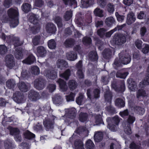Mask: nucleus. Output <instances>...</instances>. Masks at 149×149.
<instances>
[{
    "instance_id": "60",
    "label": "nucleus",
    "mask_w": 149,
    "mask_h": 149,
    "mask_svg": "<svg viewBox=\"0 0 149 149\" xmlns=\"http://www.w3.org/2000/svg\"><path fill=\"white\" fill-rule=\"evenodd\" d=\"M120 145L117 142L112 143L110 146V149H120Z\"/></svg>"
},
{
    "instance_id": "35",
    "label": "nucleus",
    "mask_w": 149,
    "mask_h": 149,
    "mask_svg": "<svg viewBox=\"0 0 149 149\" xmlns=\"http://www.w3.org/2000/svg\"><path fill=\"white\" fill-rule=\"evenodd\" d=\"M4 147L5 149H13L12 142L9 140L4 141Z\"/></svg>"
},
{
    "instance_id": "33",
    "label": "nucleus",
    "mask_w": 149,
    "mask_h": 149,
    "mask_svg": "<svg viewBox=\"0 0 149 149\" xmlns=\"http://www.w3.org/2000/svg\"><path fill=\"white\" fill-rule=\"evenodd\" d=\"M85 101V99L84 95L80 94L78 97L76 99V101L79 105H81L84 103Z\"/></svg>"
},
{
    "instance_id": "2",
    "label": "nucleus",
    "mask_w": 149,
    "mask_h": 149,
    "mask_svg": "<svg viewBox=\"0 0 149 149\" xmlns=\"http://www.w3.org/2000/svg\"><path fill=\"white\" fill-rule=\"evenodd\" d=\"M5 62L6 66L9 69L13 68L16 70L18 68V66L16 65L14 58L11 54H8L6 56Z\"/></svg>"
},
{
    "instance_id": "5",
    "label": "nucleus",
    "mask_w": 149,
    "mask_h": 149,
    "mask_svg": "<svg viewBox=\"0 0 149 149\" xmlns=\"http://www.w3.org/2000/svg\"><path fill=\"white\" fill-rule=\"evenodd\" d=\"M13 99L17 103H23L24 101V97L23 94L19 91L16 92L14 93Z\"/></svg>"
},
{
    "instance_id": "31",
    "label": "nucleus",
    "mask_w": 149,
    "mask_h": 149,
    "mask_svg": "<svg viewBox=\"0 0 149 149\" xmlns=\"http://www.w3.org/2000/svg\"><path fill=\"white\" fill-rule=\"evenodd\" d=\"M89 57L90 59L93 61L97 60L98 59L97 53L95 51L91 52L89 54Z\"/></svg>"
},
{
    "instance_id": "20",
    "label": "nucleus",
    "mask_w": 149,
    "mask_h": 149,
    "mask_svg": "<svg viewBox=\"0 0 149 149\" xmlns=\"http://www.w3.org/2000/svg\"><path fill=\"white\" fill-rule=\"evenodd\" d=\"M133 110L135 113L140 115H143L145 112L143 108L139 106H134L133 108Z\"/></svg>"
},
{
    "instance_id": "24",
    "label": "nucleus",
    "mask_w": 149,
    "mask_h": 149,
    "mask_svg": "<svg viewBox=\"0 0 149 149\" xmlns=\"http://www.w3.org/2000/svg\"><path fill=\"white\" fill-rule=\"evenodd\" d=\"M75 149H85L82 141L80 140L77 139L74 142Z\"/></svg>"
},
{
    "instance_id": "23",
    "label": "nucleus",
    "mask_w": 149,
    "mask_h": 149,
    "mask_svg": "<svg viewBox=\"0 0 149 149\" xmlns=\"http://www.w3.org/2000/svg\"><path fill=\"white\" fill-rule=\"evenodd\" d=\"M35 61V57L32 54L30 55L28 57L22 61L23 63L28 64L33 63Z\"/></svg>"
},
{
    "instance_id": "3",
    "label": "nucleus",
    "mask_w": 149,
    "mask_h": 149,
    "mask_svg": "<svg viewBox=\"0 0 149 149\" xmlns=\"http://www.w3.org/2000/svg\"><path fill=\"white\" fill-rule=\"evenodd\" d=\"M113 42L118 45H121L126 41V38L124 35L122 34H116L113 38Z\"/></svg>"
},
{
    "instance_id": "17",
    "label": "nucleus",
    "mask_w": 149,
    "mask_h": 149,
    "mask_svg": "<svg viewBox=\"0 0 149 149\" xmlns=\"http://www.w3.org/2000/svg\"><path fill=\"white\" fill-rule=\"evenodd\" d=\"M56 82L59 84L61 89L63 91H66L68 89L66 82L61 79H59Z\"/></svg>"
},
{
    "instance_id": "61",
    "label": "nucleus",
    "mask_w": 149,
    "mask_h": 149,
    "mask_svg": "<svg viewBox=\"0 0 149 149\" xmlns=\"http://www.w3.org/2000/svg\"><path fill=\"white\" fill-rule=\"evenodd\" d=\"M135 120V118L132 115H130L128 119L127 124L130 125L133 123Z\"/></svg>"
},
{
    "instance_id": "13",
    "label": "nucleus",
    "mask_w": 149,
    "mask_h": 149,
    "mask_svg": "<svg viewBox=\"0 0 149 149\" xmlns=\"http://www.w3.org/2000/svg\"><path fill=\"white\" fill-rule=\"evenodd\" d=\"M46 30L48 33L53 34L55 32L56 28L54 24L48 23L46 25Z\"/></svg>"
},
{
    "instance_id": "26",
    "label": "nucleus",
    "mask_w": 149,
    "mask_h": 149,
    "mask_svg": "<svg viewBox=\"0 0 149 149\" xmlns=\"http://www.w3.org/2000/svg\"><path fill=\"white\" fill-rule=\"evenodd\" d=\"M23 50L20 48H17L15 52V56L17 59L22 58L23 56Z\"/></svg>"
},
{
    "instance_id": "49",
    "label": "nucleus",
    "mask_w": 149,
    "mask_h": 149,
    "mask_svg": "<svg viewBox=\"0 0 149 149\" xmlns=\"http://www.w3.org/2000/svg\"><path fill=\"white\" fill-rule=\"evenodd\" d=\"M128 74V73L127 72L122 73L121 72H118L116 73V76L117 77L125 79L126 77Z\"/></svg>"
},
{
    "instance_id": "19",
    "label": "nucleus",
    "mask_w": 149,
    "mask_h": 149,
    "mask_svg": "<svg viewBox=\"0 0 149 149\" xmlns=\"http://www.w3.org/2000/svg\"><path fill=\"white\" fill-rule=\"evenodd\" d=\"M56 65L58 68L62 70L64 68L67 67L68 64L63 59H59L57 61Z\"/></svg>"
},
{
    "instance_id": "28",
    "label": "nucleus",
    "mask_w": 149,
    "mask_h": 149,
    "mask_svg": "<svg viewBox=\"0 0 149 149\" xmlns=\"http://www.w3.org/2000/svg\"><path fill=\"white\" fill-rule=\"evenodd\" d=\"M54 102L56 104H61L63 101V99L61 96L58 94H56L53 98Z\"/></svg>"
},
{
    "instance_id": "11",
    "label": "nucleus",
    "mask_w": 149,
    "mask_h": 149,
    "mask_svg": "<svg viewBox=\"0 0 149 149\" xmlns=\"http://www.w3.org/2000/svg\"><path fill=\"white\" fill-rule=\"evenodd\" d=\"M44 75L49 79H54L56 77V73L53 70H46L44 73Z\"/></svg>"
},
{
    "instance_id": "25",
    "label": "nucleus",
    "mask_w": 149,
    "mask_h": 149,
    "mask_svg": "<svg viewBox=\"0 0 149 149\" xmlns=\"http://www.w3.org/2000/svg\"><path fill=\"white\" fill-rule=\"evenodd\" d=\"M103 134L102 132H96L94 136L95 141L98 142L101 141L103 138Z\"/></svg>"
},
{
    "instance_id": "48",
    "label": "nucleus",
    "mask_w": 149,
    "mask_h": 149,
    "mask_svg": "<svg viewBox=\"0 0 149 149\" xmlns=\"http://www.w3.org/2000/svg\"><path fill=\"white\" fill-rule=\"evenodd\" d=\"M31 72L32 74L38 75L40 73L39 68L36 66L32 67L31 69Z\"/></svg>"
},
{
    "instance_id": "57",
    "label": "nucleus",
    "mask_w": 149,
    "mask_h": 149,
    "mask_svg": "<svg viewBox=\"0 0 149 149\" xmlns=\"http://www.w3.org/2000/svg\"><path fill=\"white\" fill-rule=\"evenodd\" d=\"M32 42L33 44L35 46L40 44V37L35 36L33 39Z\"/></svg>"
},
{
    "instance_id": "64",
    "label": "nucleus",
    "mask_w": 149,
    "mask_h": 149,
    "mask_svg": "<svg viewBox=\"0 0 149 149\" xmlns=\"http://www.w3.org/2000/svg\"><path fill=\"white\" fill-rule=\"evenodd\" d=\"M107 11L110 13H112L114 11L113 5L110 3H109L107 6Z\"/></svg>"
},
{
    "instance_id": "47",
    "label": "nucleus",
    "mask_w": 149,
    "mask_h": 149,
    "mask_svg": "<svg viewBox=\"0 0 149 149\" xmlns=\"http://www.w3.org/2000/svg\"><path fill=\"white\" fill-rule=\"evenodd\" d=\"M147 95L146 92L143 89L139 90L137 93V97L139 98L141 97H145Z\"/></svg>"
},
{
    "instance_id": "41",
    "label": "nucleus",
    "mask_w": 149,
    "mask_h": 149,
    "mask_svg": "<svg viewBox=\"0 0 149 149\" xmlns=\"http://www.w3.org/2000/svg\"><path fill=\"white\" fill-rule=\"evenodd\" d=\"M106 101L108 102L107 104H111V101L112 99V96L111 93L109 92H107L104 95Z\"/></svg>"
},
{
    "instance_id": "7",
    "label": "nucleus",
    "mask_w": 149,
    "mask_h": 149,
    "mask_svg": "<svg viewBox=\"0 0 149 149\" xmlns=\"http://www.w3.org/2000/svg\"><path fill=\"white\" fill-rule=\"evenodd\" d=\"M29 21L35 25L33 26L34 28L37 30H38L40 28V25L38 23V18L37 16L34 14H31L29 18Z\"/></svg>"
},
{
    "instance_id": "40",
    "label": "nucleus",
    "mask_w": 149,
    "mask_h": 149,
    "mask_svg": "<svg viewBox=\"0 0 149 149\" xmlns=\"http://www.w3.org/2000/svg\"><path fill=\"white\" fill-rule=\"evenodd\" d=\"M60 75L65 79L68 80L70 75V71L69 69H67L64 73L60 74Z\"/></svg>"
},
{
    "instance_id": "14",
    "label": "nucleus",
    "mask_w": 149,
    "mask_h": 149,
    "mask_svg": "<svg viewBox=\"0 0 149 149\" xmlns=\"http://www.w3.org/2000/svg\"><path fill=\"white\" fill-rule=\"evenodd\" d=\"M37 55L39 56L43 57L45 56L47 51L44 47L42 46H38L36 49Z\"/></svg>"
},
{
    "instance_id": "18",
    "label": "nucleus",
    "mask_w": 149,
    "mask_h": 149,
    "mask_svg": "<svg viewBox=\"0 0 149 149\" xmlns=\"http://www.w3.org/2000/svg\"><path fill=\"white\" fill-rule=\"evenodd\" d=\"M66 56L68 59L71 61H74L77 58V54L73 51L67 52Z\"/></svg>"
},
{
    "instance_id": "12",
    "label": "nucleus",
    "mask_w": 149,
    "mask_h": 149,
    "mask_svg": "<svg viewBox=\"0 0 149 149\" xmlns=\"http://www.w3.org/2000/svg\"><path fill=\"white\" fill-rule=\"evenodd\" d=\"M8 14L9 17L11 18L18 17L19 15L18 9L17 8H10L8 10Z\"/></svg>"
},
{
    "instance_id": "38",
    "label": "nucleus",
    "mask_w": 149,
    "mask_h": 149,
    "mask_svg": "<svg viewBox=\"0 0 149 149\" xmlns=\"http://www.w3.org/2000/svg\"><path fill=\"white\" fill-rule=\"evenodd\" d=\"M149 84V74H147L144 80L141 82L139 84V87L141 88L143 87L144 85H148Z\"/></svg>"
},
{
    "instance_id": "37",
    "label": "nucleus",
    "mask_w": 149,
    "mask_h": 149,
    "mask_svg": "<svg viewBox=\"0 0 149 149\" xmlns=\"http://www.w3.org/2000/svg\"><path fill=\"white\" fill-rule=\"evenodd\" d=\"M85 147L87 149H94L95 146L92 141L88 140L86 143Z\"/></svg>"
},
{
    "instance_id": "1",
    "label": "nucleus",
    "mask_w": 149,
    "mask_h": 149,
    "mask_svg": "<svg viewBox=\"0 0 149 149\" xmlns=\"http://www.w3.org/2000/svg\"><path fill=\"white\" fill-rule=\"evenodd\" d=\"M131 57L129 55H122L120 54L119 59L116 58L115 59L113 64V65L115 68L120 66L122 64L126 65L129 63L131 61Z\"/></svg>"
},
{
    "instance_id": "6",
    "label": "nucleus",
    "mask_w": 149,
    "mask_h": 149,
    "mask_svg": "<svg viewBox=\"0 0 149 149\" xmlns=\"http://www.w3.org/2000/svg\"><path fill=\"white\" fill-rule=\"evenodd\" d=\"M28 96L29 99L33 101H36L41 97L39 93L33 90H31L29 92Z\"/></svg>"
},
{
    "instance_id": "42",
    "label": "nucleus",
    "mask_w": 149,
    "mask_h": 149,
    "mask_svg": "<svg viewBox=\"0 0 149 149\" xmlns=\"http://www.w3.org/2000/svg\"><path fill=\"white\" fill-rule=\"evenodd\" d=\"M48 45L49 47L51 49H54L55 48L56 45V43L54 39L49 40L48 42Z\"/></svg>"
},
{
    "instance_id": "36",
    "label": "nucleus",
    "mask_w": 149,
    "mask_h": 149,
    "mask_svg": "<svg viewBox=\"0 0 149 149\" xmlns=\"http://www.w3.org/2000/svg\"><path fill=\"white\" fill-rule=\"evenodd\" d=\"M68 85L69 88L72 90L75 89L77 86V83L73 80L69 81Z\"/></svg>"
},
{
    "instance_id": "15",
    "label": "nucleus",
    "mask_w": 149,
    "mask_h": 149,
    "mask_svg": "<svg viewBox=\"0 0 149 149\" xmlns=\"http://www.w3.org/2000/svg\"><path fill=\"white\" fill-rule=\"evenodd\" d=\"M136 20V17L134 13L132 12L129 13L127 15L126 22L128 25L134 23Z\"/></svg>"
},
{
    "instance_id": "9",
    "label": "nucleus",
    "mask_w": 149,
    "mask_h": 149,
    "mask_svg": "<svg viewBox=\"0 0 149 149\" xmlns=\"http://www.w3.org/2000/svg\"><path fill=\"white\" fill-rule=\"evenodd\" d=\"M76 109L74 108L66 109L64 117H67L70 119H74L76 116Z\"/></svg>"
},
{
    "instance_id": "43",
    "label": "nucleus",
    "mask_w": 149,
    "mask_h": 149,
    "mask_svg": "<svg viewBox=\"0 0 149 149\" xmlns=\"http://www.w3.org/2000/svg\"><path fill=\"white\" fill-rule=\"evenodd\" d=\"M115 104L119 107H123L125 104L123 100L120 98H117L116 100Z\"/></svg>"
},
{
    "instance_id": "39",
    "label": "nucleus",
    "mask_w": 149,
    "mask_h": 149,
    "mask_svg": "<svg viewBox=\"0 0 149 149\" xmlns=\"http://www.w3.org/2000/svg\"><path fill=\"white\" fill-rule=\"evenodd\" d=\"M10 23V26L12 28H14L16 26L19 24L18 17L11 18Z\"/></svg>"
},
{
    "instance_id": "29",
    "label": "nucleus",
    "mask_w": 149,
    "mask_h": 149,
    "mask_svg": "<svg viewBox=\"0 0 149 149\" xmlns=\"http://www.w3.org/2000/svg\"><path fill=\"white\" fill-rule=\"evenodd\" d=\"M74 44V41L72 39H68L66 40L64 43L65 46L67 47H72Z\"/></svg>"
},
{
    "instance_id": "46",
    "label": "nucleus",
    "mask_w": 149,
    "mask_h": 149,
    "mask_svg": "<svg viewBox=\"0 0 149 149\" xmlns=\"http://www.w3.org/2000/svg\"><path fill=\"white\" fill-rule=\"evenodd\" d=\"M25 137L29 139L33 138L35 137V135L28 130H26L24 133Z\"/></svg>"
},
{
    "instance_id": "52",
    "label": "nucleus",
    "mask_w": 149,
    "mask_h": 149,
    "mask_svg": "<svg viewBox=\"0 0 149 149\" xmlns=\"http://www.w3.org/2000/svg\"><path fill=\"white\" fill-rule=\"evenodd\" d=\"M107 104V105H109L106 107V110L110 113H114L115 112V109L111 106V104Z\"/></svg>"
},
{
    "instance_id": "55",
    "label": "nucleus",
    "mask_w": 149,
    "mask_h": 149,
    "mask_svg": "<svg viewBox=\"0 0 149 149\" xmlns=\"http://www.w3.org/2000/svg\"><path fill=\"white\" fill-rule=\"evenodd\" d=\"M107 31V30L104 28H101L97 30V34L101 37H102L104 36L105 33Z\"/></svg>"
},
{
    "instance_id": "50",
    "label": "nucleus",
    "mask_w": 149,
    "mask_h": 149,
    "mask_svg": "<svg viewBox=\"0 0 149 149\" xmlns=\"http://www.w3.org/2000/svg\"><path fill=\"white\" fill-rule=\"evenodd\" d=\"M72 16V12L71 10L67 11L64 16V17L66 21L70 20Z\"/></svg>"
},
{
    "instance_id": "10",
    "label": "nucleus",
    "mask_w": 149,
    "mask_h": 149,
    "mask_svg": "<svg viewBox=\"0 0 149 149\" xmlns=\"http://www.w3.org/2000/svg\"><path fill=\"white\" fill-rule=\"evenodd\" d=\"M6 38L7 41L10 42H13L15 46H20L22 44V42L19 40L18 38L13 37V36H7Z\"/></svg>"
},
{
    "instance_id": "54",
    "label": "nucleus",
    "mask_w": 149,
    "mask_h": 149,
    "mask_svg": "<svg viewBox=\"0 0 149 149\" xmlns=\"http://www.w3.org/2000/svg\"><path fill=\"white\" fill-rule=\"evenodd\" d=\"M7 51V48L4 45H0V54H4Z\"/></svg>"
},
{
    "instance_id": "16",
    "label": "nucleus",
    "mask_w": 149,
    "mask_h": 149,
    "mask_svg": "<svg viewBox=\"0 0 149 149\" xmlns=\"http://www.w3.org/2000/svg\"><path fill=\"white\" fill-rule=\"evenodd\" d=\"M94 0H81V7L82 8H87L94 4Z\"/></svg>"
},
{
    "instance_id": "45",
    "label": "nucleus",
    "mask_w": 149,
    "mask_h": 149,
    "mask_svg": "<svg viewBox=\"0 0 149 149\" xmlns=\"http://www.w3.org/2000/svg\"><path fill=\"white\" fill-rule=\"evenodd\" d=\"M7 86L10 89L14 88L15 85V81L13 79L8 80L6 83Z\"/></svg>"
},
{
    "instance_id": "21",
    "label": "nucleus",
    "mask_w": 149,
    "mask_h": 149,
    "mask_svg": "<svg viewBox=\"0 0 149 149\" xmlns=\"http://www.w3.org/2000/svg\"><path fill=\"white\" fill-rule=\"evenodd\" d=\"M43 123L45 127L47 130L50 128H53L54 124L53 120H51L49 119H47L44 120Z\"/></svg>"
},
{
    "instance_id": "4",
    "label": "nucleus",
    "mask_w": 149,
    "mask_h": 149,
    "mask_svg": "<svg viewBox=\"0 0 149 149\" xmlns=\"http://www.w3.org/2000/svg\"><path fill=\"white\" fill-rule=\"evenodd\" d=\"M46 81L42 78H39L35 79L34 82L35 87L39 90H41L44 87Z\"/></svg>"
},
{
    "instance_id": "58",
    "label": "nucleus",
    "mask_w": 149,
    "mask_h": 149,
    "mask_svg": "<svg viewBox=\"0 0 149 149\" xmlns=\"http://www.w3.org/2000/svg\"><path fill=\"white\" fill-rule=\"evenodd\" d=\"M87 130L86 128L84 127H79L76 131V132L78 134H80L82 132H86V133Z\"/></svg>"
},
{
    "instance_id": "30",
    "label": "nucleus",
    "mask_w": 149,
    "mask_h": 149,
    "mask_svg": "<svg viewBox=\"0 0 149 149\" xmlns=\"http://www.w3.org/2000/svg\"><path fill=\"white\" fill-rule=\"evenodd\" d=\"M114 18L111 17L106 18L105 20V22L106 25L108 26H110L115 23Z\"/></svg>"
},
{
    "instance_id": "56",
    "label": "nucleus",
    "mask_w": 149,
    "mask_h": 149,
    "mask_svg": "<svg viewBox=\"0 0 149 149\" xmlns=\"http://www.w3.org/2000/svg\"><path fill=\"white\" fill-rule=\"evenodd\" d=\"M54 20L58 27H61L62 26L61 19L60 17L58 16L54 18Z\"/></svg>"
},
{
    "instance_id": "32",
    "label": "nucleus",
    "mask_w": 149,
    "mask_h": 149,
    "mask_svg": "<svg viewBox=\"0 0 149 149\" xmlns=\"http://www.w3.org/2000/svg\"><path fill=\"white\" fill-rule=\"evenodd\" d=\"M31 5L29 3H23L22 6V10L26 13L29 12L31 10Z\"/></svg>"
},
{
    "instance_id": "27",
    "label": "nucleus",
    "mask_w": 149,
    "mask_h": 149,
    "mask_svg": "<svg viewBox=\"0 0 149 149\" xmlns=\"http://www.w3.org/2000/svg\"><path fill=\"white\" fill-rule=\"evenodd\" d=\"M88 115L86 113L81 112L79 115V120L81 122H84L88 120Z\"/></svg>"
},
{
    "instance_id": "53",
    "label": "nucleus",
    "mask_w": 149,
    "mask_h": 149,
    "mask_svg": "<svg viewBox=\"0 0 149 149\" xmlns=\"http://www.w3.org/2000/svg\"><path fill=\"white\" fill-rule=\"evenodd\" d=\"M124 131L127 134L129 135L131 134L132 133V132L130 127V125L127 124L124 127Z\"/></svg>"
},
{
    "instance_id": "8",
    "label": "nucleus",
    "mask_w": 149,
    "mask_h": 149,
    "mask_svg": "<svg viewBox=\"0 0 149 149\" xmlns=\"http://www.w3.org/2000/svg\"><path fill=\"white\" fill-rule=\"evenodd\" d=\"M17 86L21 91L26 92L30 89L31 85L30 84L21 81H19L18 83Z\"/></svg>"
},
{
    "instance_id": "63",
    "label": "nucleus",
    "mask_w": 149,
    "mask_h": 149,
    "mask_svg": "<svg viewBox=\"0 0 149 149\" xmlns=\"http://www.w3.org/2000/svg\"><path fill=\"white\" fill-rule=\"evenodd\" d=\"M82 41L85 45L89 44L91 43V39L90 38L86 37L83 38Z\"/></svg>"
},
{
    "instance_id": "59",
    "label": "nucleus",
    "mask_w": 149,
    "mask_h": 149,
    "mask_svg": "<svg viewBox=\"0 0 149 149\" xmlns=\"http://www.w3.org/2000/svg\"><path fill=\"white\" fill-rule=\"evenodd\" d=\"M83 70H77V75L79 79H83L84 77Z\"/></svg>"
},
{
    "instance_id": "44",
    "label": "nucleus",
    "mask_w": 149,
    "mask_h": 149,
    "mask_svg": "<svg viewBox=\"0 0 149 149\" xmlns=\"http://www.w3.org/2000/svg\"><path fill=\"white\" fill-rule=\"evenodd\" d=\"M8 128L10 130V133L11 135L15 136L19 133V131L17 128H12L9 127Z\"/></svg>"
},
{
    "instance_id": "22",
    "label": "nucleus",
    "mask_w": 149,
    "mask_h": 149,
    "mask_svg": "<svg viewBox=\"0 0 149 149\" xmlns=\"http://www.w3.org/2000/svg\"><path fill=\"white\" fill-rule=\"evenodd\" d=\"M112 55V51L109 49H105L102 53L103 57L106 59H108L110 58Z\"/></svg>"
},
{
    "instance_id": "34",
    "label": "nucleus",
    "mask_w": 149,
    "mask_h": 149,
    "mask_svg": "<svg viewBox=\"0 0 149 149\" xmlns=\"http://www.w3.org/2000/svg\"><path fill=\"white\" fill-rule=\"evenodd\" d=\"M95 15L99 17H104L103 10L98 8H97L94 11Z\"/></svg>"
},
{
    "instance_id": "62",
    "label": "nucleus",
    "mask_w": 149,
    "mask_h": 149,
    "mask_svg": "<svg viewBox=\"0 0 149 149\" xmlns=\"http://www.w3.org/2000/svg\"><path fill=\"white\" fill-rule=\"evenodd\" d=\"M75 94L72 93H71L68 96H66V100L68 102L74 101Z\"/></svg>"
},
{
    "instance_id": "51",
    "label": "nucleus",
    "mask_w": 149,
    "mask_h": 149,
    "mask_svg": "<svg viewBox=\"0 0 149 149\" xmlns=\"http://www.w3.org/2000/svg\"><path fill=\"white\" fill-rule=\"evenodd\" d=\"M129 88L132 91H134L137 88V85L136 83L134 81H131V83L129 82Z\"/></svg>"
}]
</instances>
